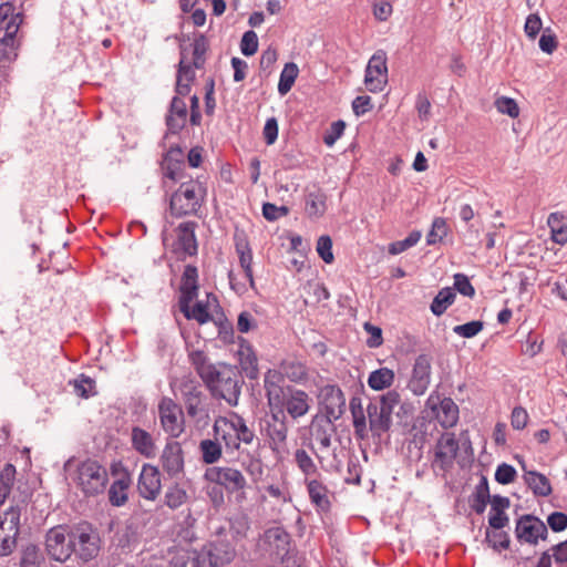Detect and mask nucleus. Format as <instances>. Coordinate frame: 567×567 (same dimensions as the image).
I'll return each mask as SVG.
<instances>
[{
    "label": "nucleus",
    "mask_w": 567,
    "mask_h": 567,
    "mask_svg": "<svg viewBox=\"0 0 567 567\" xmlns=\"http://www.w3.org/2000/svg\"><path fill=\"white\" fill-rule=\"evenodd\" d=\"M447 235L446 221L442 217L434 218L432 228L426 236L427 245H435L441 241Z\"/></svg>",
    "instance_id": "nucleus-56"
},
{
    "label": "nucleus",
    "mask_w": 567,
    "mask_h": 567,
    "mask_svg": "<svg viewBox=\"0 0 567 567\" xmlns=\"http://www.w3.org/2000/svg\"><path fill=\"white\" fill-rule=\"evenodd\" d=\"M159 425L171 436L178 439L185 432V414L182 405L172 398L163 396L157 405Z\"/></svg>",
    "instance_id": "nucleus-9"
},
{
    "label": "nucleus",
    "mask_w": 567,
    "mask_h": 567,
    "mask_svg": "<svg viewBox=\"0 0 567 567\" xmlns=\"http://www.w3.org/2000/svg\"><path fill=\"white\" fill-rule=\"evenodd\" d=\"M161 488L162 482L158 467L152 464H144L137 481L140 495L147 501H155L161 493Z\"/></svg>",
    "instance_id": "nucleus-19"
},
{
    "label": "nucleus",
    "mask_w": 567,
    "mask_h": 567,
    "mask_svg": "<svg viewBox=\"0 0 567 567\" xmlns=\"http://www.w3.org/2000/svg\"><path fill=\"white\" fill-rule=\"evenodd\" d=\"M205 480L224 487L228 493L244 491L247 481L244 474L235 467L213 466L206 470Z\"/></svg>",
    "instance_id": "nucleus-13"
},
{
    "label": "nucleus",
    "mask_w": 567,
    "mask_h": 567,
    "mask_svg": "<svg viewBox=\"0 0 567 567\" xmlns=\"http://www.w3.org/2000/svg\"><path fill=\"white\" fill-rule=\"evenodd\" d=\"M78 480L83 493L94 496L104 492L109 474L97 461L87 458L78 466Z\"/></svg>",
    "instance_id": "nucleus-7"
},
{
    "label": "nucleus",
    "mask_w": 567,
    "mask_h": 567,
    "mask_svg": "<svg viewBox=\"0 0 567 567\" xmlns=\"http://www.w3.org/2000/svg\"><path fill=\"white\" fill-rule=\"evenodd\" d=\"M349 408L352 414V423L355 439L360 441L368 440L367 417L364 415L361 399L359 396L351 398Z\"/></svg>",
    "instance_id": "nucleus-37"
},
{
    "label": "nucleus",
    "mask_w": 567,
    "mask_h": 567,
    "mask_svg": "<svg viewBox=\"0 0 567 567\" xmlns=\"http://www.w3.org/2000/svg\"><path fill=\"white\" fill-rule=\"evenodd\" d=\"M23 22L22 11H17L16 6L11 1L0 2V32H4V37H14Z\"/></svg>",
    "instance_id": "nucleus-23"
},
{
    "label": "nucleus",
    "mask_w": 567,
    "mask_h": 567,
    "mask_svg": "<svg viewBox=\"0 0 567 567\" xmlns=\"http://www.w3.org/2000/svg\"><path fill=\"white\" fill-rule=\"evenodd\" d=\"M522 465V470L524 471V481L528 488L532 489L535 496H548L551 494V484L549 480L542 473L537 471H528L526 468L525 462L519 461Z\"/></svg>",
    "instance_id": "nucleus-33"
},
{
    "label": "nucleus",
    "mask_w": 567,
    "mask_h": 567,
    "mask_svg": "<svg viewBox=\"0 0 567 567\" xmlns=\"http://www.w3.org/2000/svg\"><path fill=\"white\" fill-rule=\"evenodd\" d=\"M515 536L520 544L538 545L548 537L547 525L537 516L525 514L516 520Z\"/></svg>",
    "instance_id": "nucleus-11"
},
{
    "label": "nucleus",
    "mask_w": 567,
    "mask_h": 567,
    "mask_svg": "<svg viewBox=\"0 0 567 567\" xmlns=\"http://www.w3.org/2000/svg\"><path fill=\"white\" fill-rule=\"evenodd\" d=\"M497 111L502 114L516 118L519 115V107L516 101L512 97L501 96L495 101Z\"/></svg>",
    "instance_id": "nucleus-61"
},
{
    "label": "nucleus",
    "mask_w": 567,
    "mask_h": 567,
    "mask_svg": "<svg viewBox=\"0 0 567 567\" xmlns=\"http://www.w3.org/2000/svg\"><path fill=\"white\" fill-rule=\"evenodd\" d=\"M326 195L320 192H310L306 196L305 209L309 217H320L326 212Z\"/></svg>",
    "instance_id": "nucleus-45"
},
{
    "label": "nucleus",
    "mask_w": 567,
    "mask_h": 567,
    "mask_svg": "<svg viewBox=\"0 0 567 567\" xmlns=\"http://www.w3.org/2000/svg\"><path fill=\"white\" fill-rule=\"evenodd\" d=\"M311 399L309 394L291 385L286 386V392L280 396L278 404H274L276 410H281L292 420L305 416L310 410Z\"/></svg>",
    "instance_id": "nucleus-10"
},
{
    "label": "nucleus",
    "mask_w": 567,
    "mask_h": 567,
    "mask_svg": "<svg viewBox=\"0 0 567 567\" xmlns=\"http://www.w3.org/2000/svg\"><path fill=\"white\" fill-rule=\"evenodd\" d=\"M161 168L163 175L174 182H179L184 178L185 169V155L181 146L174 145L165 153Z\"/></svg>",
    "instance_id": "nucleus-22"
},
{
    "label": "nucleus",
    "mask_w": 567,
    "mask_h": 567,
    "mask_svg": "<svg viewBox=\"0 0 567 567\" xmlns=\"http://www.w3.org/2000/svg\"><path fill=\"white\" fill-rule=\"evenodd\" d=\"M437 422L444 429L453 427L458 421V406L451 398H444L437 406L432 408Z\"/></svg>",
    "instance_id": "nucleus-34"
},
{
    "label": "nucleus",
    "mask_w": 567,
    "mask_h": 567,
    "mask_svg": "<svg viewBox=\"0 0 567 567\" xmlns=\"http://www.w3.org/2000/svg\"><path fill=\"white\" fill-rule=\"evenodd\" d=\"M189 361L212 396L225 400L230 406L238 404L243 380L236 367L224 362L212 363L200 350L190 352Z\"/></svg>",
    "instance_id": "nucleus-1"
},
{
    "label": "nucleus",
    "mask_w": 567,
    "mask_h": 567,
    "mask_svg": "<svg viewBox=\"0 0 567 567\" xmlns=\"http://www.w3.org/2000/svg\"><path fill=\"white\" fill-rule=\"evenodd\" d=\"M132 484L131 475L124 471L121 476L115 480L109 488V502L115 507L125 505L128 499V488Z\"/></svg>",
    "instance_id": "nucleus-35"
},
{
    "label": "nucleus",
    "mask_w": 567,
    "mask_h": 567,
    "mask_svg": "<svg viewBox=\"0 0 567 567\" xmlns=\"http://www.w3.org/2000/svg\"><path fill=\"white\" fill-rule=\"evenodd\" d=\"M132 449L145 458H154L157 454V446L153 435L140 426L131 430Z\"/></svg>",
    "instance_id": "nucleus-26"
},
{
    "label": "nucleus",
    "mask_w": 567,
    "mask_h": 567,
    "mask_svg": "<svg viewBox=\"0 0 567 567\" xmlns=\"http://www.w3.org/2000/svg\"><path fill=\"white\" fill-rule=\"evenodd\" d=\"M188 494L179 484L168 486L164 494V504L175 511L185 505L188 501Z\"/></svg>",
    "instance_id": "nucleus-44"
},
{
    "label": "nucleus",
    "mask_w": 567,
    "mask_h": 567,
    "mask_svg": "<svg viewBox=\"0 0 567 567\" xmlns=\"http://www.w3.org/2000/svg\"><path fill=\"white\" fill-rule=\"evenodd\" d=\"M516 475L517 472L514 466L507 463H502L496 468L495 481L502 485H507L514 482Z\"/></svg>",
    "instance_id": "nucleus-63"
},
{
    "label": "nucleus",
    "mask_w": 567,
    "mask_h": 567,
    "mask_svg": "<svg viewBox=\"0 0 567 567\" xmlns=\"http://www.w3.org/2000/svg\"><path fill=\"white\" fill-rule=\"evenodd\" d=\"M549 551L550 563L556 564L557 567H566L567 565V539L553 545Z\"/></svg>",
    "instance_id": "nucleus-60"
},
{
    "label": "nucleus",
    "mask_w": 567,
    "mask_h": 567,
    "mask_svg": "<svg viewBox=\"0 0 567 567\" xmlns=\"http://www.w3.org/2000/svg\"><path fill=\"white\" fill-rule=\"evenodd\" d=\"M99 533L87 523H82L71 530L72 554L83 561L95 558L100 551Z\"/></svg>",
    "instance_id": "nucleus-8"
},
{
    "label": "nucleus",
    "mask_w": 567,
    "mask_h": 567,
    "mask_svg": "<svg viewBox=\"0 0 567 567\" xmlns=\"http://www.w3.org/2000/svg\"><path fill=\"white\" fill-rule=\"evenodd\" d=\"M293 460L298 468L305 475V480L319 474L317 465L306 450L297 449L293 453Z\"/></svg>",
    "instance_id": "nucleus-48"
},
{
    "label": "nucleus",
    "mask_w": 567,
    "mask_h": 567,
    "mask_svg": "<svg viewBox=\"0 0 567 567\" xmlns=\"http://www.w3.org/2000/svg\"><path fill=\"white\" fill-rule=\"evenodd\" d=\"M187 106L183 99L174 96L171 101L168 113L166 115L167 134H178L186 125Z\"/></svg>",
    "instance_id": "nucleus-25"
},
{
    "label": "nucleus",
    "mask_w": 567,
    "mask_h": 567,
    "mask_svg": "<svg viewBox=\"0 0 567 567\" xmlns=\"http://www.w3.org/2000/svg\"><path fill=\"white\" fill-rule=\"evenodd\" d=\"M198 270L194 265H186L181 278L178 300H195L198 296Z\"/></svg>",
    "instance_id": "nucleus-31"
},
{
    "label": "nucleus",
    "mask_w": 567,
    "mask_h": 567,
    "mask_svg": "<svg viewBox=\"0 0 567 567\" xmlns=\"http://www.w3.org/2000/svg\"><path fill=\"white\" fill-rule=\"evenodd\" d=\"M319 400L324 412L320 416L338 421L346 412L344 393L336 384L323 385L320 389Z\"/></svg>",
    "instance_id": "nucleus-15"
},
{
    "label": "nucleus",
    "mask_w": 567,
    "mask_h": 567,
    "mask_svg": "<svg viewBox=\"0 0 567 567\" xmlns=\"http://www.w3.org/2000/svg\"><path fill=\"white\" fill-rule=\"evenodd\" d=\"M71 530L58 525L50 528L45 535V550L49 557L56 561H65L72 555Z\"/></svg>",
    "instance_id": "nucleus-12"
},
{
    "label": "nucleus",
    "mask_w": 567,
    "mask_h": 567,
    "mask_svg": "<svg viewBox=\"0 0 567 567\" xmlns=\"http://www.w3.org/2000/svg\"><path fill=\"white\" fill-rule=\"evenodd\" d=\"M193 47V66L202 69L205 64V54L208 50V41L204 34H199L194 39Z\"/></svg>",
    "instance_id": "nucleus-53"
},
{
    "label": "nucleus",
    "mask_w": 567,
    "mask_h": 567,
    "mask_svg": "<svg viewBox=\"0 0 567 567\" xmlns=\"http://www.w3.org/2000/svg\"><path fill=\"white\" fill-rule=\"evenodd\" d=\"M369 419V427L373 439L380 440L383 434L390 431L392 426V417L384 415L377 409V402H370L367 406Z\"/></svg>",
    "instance_id": "nucleus-29"
},
{
    "label": "nucleus",
    "mask_w": 567,
    "mask_h": 567,
    "mask_svg": "<svg viewBox=\"0 0 567 567\" xmlns=\"http://www.w3.org/2000/svg\"><path fill=\"white\" fill-rule=\"evenodd\" d=\"M235 247L236 251L239 256V264L241 268L244 269L245 277L249 281V285L251 288L255 287V280L252 275V252L249 247V243L246 240V238H239L238 236H235Z\"/></svg>",
    "instance_id": "nucleus-39"
},
{
    "label": "nucleus",
    "mask_w": 567,
    "mask_h": 567,
    "mask_svg": "<svg viewBox=\"0 0 567 567\" xmlns=\"http://www.w3.org/2000/svg\"><path fill=\"white\" fill-rule=\"evenodd\" d=\"M484 328L483 321L473 320L453 328V332L460 337L471 339L478 334Z\"/></svg>",
    "instance_id": "nucleus-57"
},
{
    "label": "nucleus",
    "mask_w": 567,
    "mask_h": 567,
    "mask_svg": "<svg viewBox=\"0 0 567 567\" xmlns=\"http://www.w3.org/2000/svg\"><path fill=\"white\" fill-rule=\"evenodd\" d=\"M336 421L316 414L310 423V437L319 445V451H328L332 445V436L337 433Z\"/></svg>",
    "instance_id": "nucleus-21"
},
{
    "label": "nucleus",
    "mask_w": 567,
    "mask_h": 567,
    "mask_svg": "<svg viewBox=\"0 0 567 567\" xmlns=\"http://www.w3.org/2000/svg\"><path fill=\"white\" fill-rule=\"evenodd\" d=\"M486 542L497 551L509 548L511 538L506 532L494 529L486 530Z\"/></svg>",
    "instance_id": "nucleus-55"
},
{
    "label": "nucleus",
    "mask_w": 567,
    "mask_h": 567,
    "mask_svg": "<svg viewBox=\"0 0 567 567\" xmlns=\"http://www.w3.org/2000/svg\"><path fill=\"white\" fill-rule=\"evenodd\" d=\"M41 564V556L39 548L34 544L27 545L22 550L21 567H39Z\"/></svg>",
    "instance_id": "nucleus-58"
},
{
    "label": "nucleus",
    "mask_w": 567,
    "mask_h": 567,
    "mask_svg": "<svg viewBox=\"0 0 567 567\" xmlns=\"http://www.w3.org/2000/svg\"><path fill=\"white\" fill-rule=\"evenodd\" d=\"M267 543L276 549L277 556L284 558L290 550V535L282 527H272L266 530Z\"/></svg>",
    "instance_id": "nucleus-38"
},
{
    "label": "nucleus",
    "mask_w": 567,
    "mask_h": 567,
    "mask_svg": "<svg viewBox=\"0 0 567 567\" xmlns=\"http://www.w3.org/2000/svg\"><path fill=\"white\" fill-rule=\"evenodd\" d=\"M422 237L421 231L413 230L409 234V236L402 240L393 241L389 245L388 251L391 255H399L409 248L415 246Z\"/></svg>",
    "instance_id": "nucleus-54"
},
{
    "label": "nucleus",
    "mask_w": 567,
    "mask_h": 567,
    "mask_svg": "<svg viewBox=\"0 0 567 567\" xmlns=\"http://www.w3.org/2000/svg\"><path fill=\"white\" fill-rule=\"evenodd\" d=\"M259 429L274 453H280L285 449L289 427L288 417L284 411L269 406V412L259 421Z\"/></svg>",
    "instance_id": "nucleus-6"
},
{
    "label": "nucleus",
    "mask_w": 567,
    "mask_h": 567,
    "mask_svg": "<svg viewBox=\"0 0 567 567\" xmlns=\"http://www.w3.org/2000/svg\"><path fill=\"white\" fill-rule=\"evenodd\" d=\"M238 359L241 371L250 380L259 375L258 359L256 352L248 341L243 340L238 350Z\"/></svg>",
    "instance_id": "nucleus-32"
},
{
    "label": "nucleus",
    "mask_w": 567,
    "mask_h": 567,
    "mask_svg": "<svg viewBox=\"0 0 567 567\" xmlns=\"http://www.w3.org/2000/svg\"><path fill=\"white\" fill-rule=\"evenodd\" d=\"M16 477L14 465L8 463L0 472V506H2L10 495Z\"/></svg>",
    "instance_id": "nucleus-50"
},
{
    "label": "nucleus",
    "mask_w": 567,
    "mask_h": 567,
    "mask_svg": "<svg viewBox=\"0 0 567 567\" xmlns=\"http://www.w3.org/2000/svg\"><path fill=\"white\" fill-rule=\"evenodd\" d=\"M458 442L454 433H443L435 445L434 461L432 466L442 472H447L453 467L458 453Z\"/></svg>",
    "instance_id": "nucleus-16"
},
{
    "label": "nucleus",
    "mask_w": 567,
    "mask_h": 567,
    "mask_svg": "<svg viewBox=\"0 0 567 567\" xmlns=\"http://www.w3.org/2000/svg\"><path fill=\"white\" fill-rule=\"evenodd\" d=\"M456 293L453 288H442L432 300L430 309L436 317L442 316L446 309L454 302Z\"/></svg>",
    "instance_id": "nucleus-43"
},
{
    "label": "nucleus",
    "mask_w": 567,
    "mask_h": 567,
    "mask_svg": "<svg viewBox=\"0 0 567 567\" xmlns=\"http://www.w3.org/2000/svg\"><path fill=\"white\" fill-rule=\"evenodd\" d=\"M394 378V372L391 369L380 368L369 374L368 385L374 391H382L393 384Z\"/></svg>",
    "instance_id": "nucleus-41"
},
{
    "label": "nucleus",
    "mask_w": 567,
    "mask_h": 567,
    "mask_svg": "<svg viewBox=\"0 0 567 567\" xmlns=\"http://www.w3.org/2000/svg\"><path fill=\"white\" fill-rule=\"evenodd\" d=\"M431 374H432V358L427 354H420L416 357L412 375L409 381V389L415 395H422L429 389L431 383Z\"/></svg>",
    "instance_id": "nucleus-18"
},
{
    "label": "nucleus",
    "mask_w": 567,
    "mask_h": 567,
    "mask_svg": "<svg viewBox=\"0 0 567 567\" xmlns=\"http://www.w3.org/2000/svg\"><path fill=\"white\" fill-rule=\"evenodd\" d=\"M19 47L18 38L3 35L0 39V66H4L17 59Z\"/></svg>",
    "instance_id": "nucleus-47"
},
{
    "label": "nucleus",
    "mask_w": 567,
    "mask_h": 567,
    "mask_svg": "<svg viewBox=\"0 0 567 567\" xmlns=\"http://www.w3.org/2000/svg\"><path fill=\"white\" fill-rule=\"evenodd\" d=\"M215 436H219L227 452L234 453L240 450L241 444L246 446L261 445L254 427L239 414L233 413L231 417L218 416L213 425Z\"/></svg>",
    "instance_id": "nucleus-2"
},
{
    "label": "nucleus",
    "mask_w": 567,
    "mask_h": 567,
    "mask_svg": "<svg viewBox=\"0 0 567 567\" xmlns=\"http://www.w3.org/2000/svg\"><path fill=\"white\" fill-rule=\"evenodd\" d=\"M284 382L285 378L282 373L277 370L269 369L265 373L264 388L266 392L268 406H274V404H278L280 396L286 392L287 385H284Z\"/></svg>",
    "instance_id": "nucleus-27"
},
{
    "label": "nucleus",
    "mask_w": 567,
    "mask_h": 567,
    "mask_svg": "<svg viewBox=\"0 0 567 567\" xmlns=\"http://www.w3.org/2000/svg\"><path fill=\"white\" fill-rule=\"evenodd\" d=\"M194 300H178L179 310L188 320H196L199 324L209 322L213 317L208 309V302L197 301L193 307Z\"/></svg>",
    "instance_id": "nucleus-36"
},
{
    "label": "nucleus",
    "mask_w": 567,
    "mask_h": 567,
    "mask_svg": "<svg viewBox=\"0 0 567 567\" xmlns=\"http://www.w3.org/2000/svg\"><path fill=\"white\" fill-rule=\"evenodd\" d=\"M205 196L206 188L198 179L189 178L182 182L169 199L172 216L181 218L195 215L200 208Z\"/></svg>",
    "instance_id": "nucleus-5"
},
{
    "label": "nucleus",
    "mask_w": 567,
    "mask_h": 567,
    "mask_svg": "<svg viewBox=\"0 0 567 567\" xmlns=\"http://www.w3.org/2000/svg\"><path fill=\"white\" fill-rule=\"evenodd\" d=\"M182 402L187 416L196 426L205 427L210 421L212 400L192 374L184 375L178 383Z\"/></svg>",
    "instance_id": "nucleus-4"
},
{
    "label": "nucleus",
    "mask_w": 567,
    "mask_h": 567,
    "mask_svg": "<svg viewBox=\"0 0 567 567\" xmlns=\"http://www.w3.org/2000/svg\"><path fill=\"white\" fill-rule=\"evenodd\" d=\"M317 252L319 257L326 262V264H332L334 260V256L332 252V240L330 236L322 235L317 240Z\"/></svg>",
    "instance_id": "nucleus-59"
},
{
    "label": "nucleus",
    "mask_w": 567,
    "mask_h": 567,
    "mask_svg": "<svg viewBox=\"0 0 567 567\" xmlns=\"http://www.w3.org/2000/svg\"><path fill=\"white\" fill-rule=\"evenodd\" d=\"M197 227V223L195 221H184L181 223L177 227V250L181 251L184 256L179 259H184L185 256H195L197 255L198 245L195 235V229Z\"/></svg>",
    "instance_id": "nucleus-24"
},
{
    "label": "nucleus",
    "mask_w": 567,
    "mask_h": 567,
    "mask_svg": "<svg viewBox=\"0 0 567 567\" xmlns=\"http://www.w3.org/2000/svg\"><path fill=\"white\" fill-rule=\"evenodd\" d=\"M454 289L464 297L473 298L475 296V289L468 277L461 272L454 275Z\"/></svg>",
    "instance_id": "nucleus-64"
},
{
    "label": "nucleus",
    "mask_w": 567,
    "mask_h": 567,
    "mask_svg": "<svg viewBox=\"0 0 567 567\" xmlns=\"http://www.w3.org/2000/svg\"><path fill=\"white\" fill-rule=\"evenodd\" d=\"M71 383L73 384L74 392L83 399H89L90 396H93L96 394L95 381L92 378H90L83 373L80 374Z\"/></svg>",
    "instance_id": "nucleus-51"
},
{
    "label": "nucleus",
    "mask_w": 567,
    "mask_h": 567,
    "mask_svg": "<svg viewBox=\"0 0 567 567\" xmlns=\"http://www.w3.org/2000/svg\"><path fill=\"white\" fill-rule=\"evenodd\" d=\"M305 483L311 504L318 512L328 513L331 508L328 487L317 478H307Z\"/></svg>",
    "instance_id": "nucleus-28"
},
{
    "label": "nucleus",
    "mask_w": 567,
    "mask_h": 567,
    "mask_svg": "<svg viewBox=\"0 0 567 567\" xmlns=\"http://www.w3.org/2000/svg\"><path fill=\"white\" fill-rule=\"evenodd\" d=\"M32 496V493L25 488L19 495L13 494L11 505L0 513V557L10 556L16 547L20 535V518L22 512Z\"/></svg>",
    "instance_id": "nucleus-3"
},
{
    "label": "nucleus",
    "mask_w": 567,
    "mask_h": 567,
    "mask_svg": "<svg viewBox=\"0 0 567 567\" xmlns=\"http://www.w3.org/2000/svg\"><path fill=\"white\" fill-rule=\"evenodd\" d=\"M388 58L386 52L377 50L370 58L365 68L364 83L370 92L383 91L388 83Z\"/></svg>",
    "instance_id": "nucleus-14"
},
{
    "label": "nucleus",
    "mask_w": 567,
    "mask_h": 567,
    "mask_svg": "<svg viewBox=\"0 0 567 567\" xmlns=\"http://www.w3.org/2000/svg\"><path fill=\"white\" fill-rule=\"evenodd\" d=\"M400 393L395 390H391L381 395L379 402H377V409L384 415L392 417L393 410L400 403Z\"/></svg>",
    "instance_id": "nucleus-52"
},
{
    "label": "nucleus",
    "mask_w": 567,
    "mask_h": 567,
    "mask_svg": "<svg viewBox=\"0 0 567 567\" xmlns=\"http://www.w3.org/2000/svg\"><path fill=\"white\" fill-rule=\"evenodd\" d=\"M298 74L299 68L295 62H288L285 64L278 83V92L280 95H286L291 90Z\"/></svg>",
    "instance_id": "nucleus-46"
},
{
    "label": "nucleus",
    "mask_w": 567,
    "mask_h": 567,
    "mask_svg": "<svg viewBox=\"0 0 567 567\" xmlns=\"http://www.w3.org/2000/svg\"><path fill=\"white\" fill-rule=\"evenodd\" d=\"M199 451L202 453V460L206 464H214L221 457L223 449L217 439L214 440H203L199 443Z\"/></svg>",
    "instance_id": "nucleus-49"
},
{
    "label": "nucleus",
    "mask_w": 567,
    "mask_h": 567,
    "mask_svg": "<svg viewBox=\"0 0 567 567\" xmlns=\"http://www.w3.org/2000/svg\"><path fill=\"white\" fill-rule=\"evenodd\" d=\"M509 505L511 501L508 497L502 495L492 496L488 524L493 529H502L508 525L509 518L505 511Z\"/></svg>",
    "instance_id": "nucleus-30"
},
{
    "label": "nucleus",
    "mask_w": 567,
    "mask_h": 567,
    "mask_svg": "<svg viewBox=\"0 0 567 567\" xmlns=\"http://www.w3.org/2000/svg\"><path fill=\"white\" fill-rule=\"evenodd\" d=\"M547 224L550 228L551 239L559 245L566 244L567 224L564 223V215L558 212L549 214Z\"/></svg>",
    "instance_id": "nucleus-42"
},
{
    "label": "nucleus",
    "mask_w": 567,
    "mask_h": 567,
    "mask_svg": "<svg viewBox=\"0 0 567 567\" xmlns=\"http://www.w3.org/2000/svg\"><path fill=\"white\" fill-rule=\"evenodd\" d=\"M258 50V37L255 31H246L240 41V51L246 56L254 55Z\"/></svg>",
    "instance_id": "nucleus-62"
},
{
    "label": "nucleus",
    "mask_w": 567,
    "mask_h": 567,
    "mask_svg": "<svg viewBox=\"0 0 567 567\" xmlns=\"http://www.w3.org/2000/svg\"><path fill=\"white\" fill-rule=\"evenodd\" d=\"M204 558V564L208 560L210 567H220L229 564L235 557V549L228 540L217 539L210 542L198 551Z\"/></svg>",
    "instance_id": "nucleus-20"
},
{
    "label": "nucleus",
    "mask_w": 567,
    "mask_h": 567,
    "mask_svg": "<svg viewBox=\"0 0 567 567\" xmlns=\"http://www.w3.org/2000/svg\"><path fill=\"white\" fill-rule=\"evenodd\" d=\"M166 567H204V558L197 550H179Z\"/></svg>",
    "instance_id": "nucleus-40"
},
{
    "label": "nucleus",
    "mask_w": 567,
    "mask_h": 567,
    "mask_svg": "<svg viewBox=\"0 0 567 567\" xmlns=\"http://www.w3.org/2000/svg\"><path fill=\"white\" fill-rule=\"evenodd\" d=\"M163 471L169 477H178L184 473V451L175 439L168 440L159 457Z\"/></svg>",
    "instance_id": "nucleus-17"
}]
</instances>
